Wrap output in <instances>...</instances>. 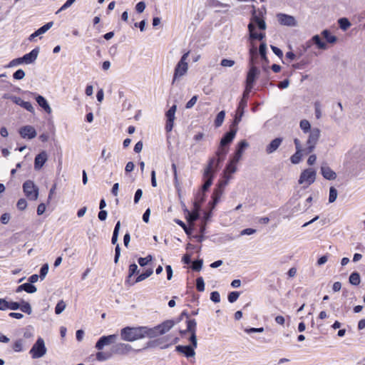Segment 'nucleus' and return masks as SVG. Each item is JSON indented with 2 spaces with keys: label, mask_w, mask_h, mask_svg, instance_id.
Instances as JSON below:
<instances>
[{
  "label": "nucleus",
  "mask_w": 365,
  "mask_h": 365,
  "mask_svg": "<svg viewBox=\"0 0 365 365\" xmlns=\"http://www.w3.org/2000/svg\"><path fill=\"white\" fill-rule=\"evenodd\" d=\"M190 54V51L185 53L180 60L178 61L174 69V74L172 83L174 84L176 81H179L183 77L188 71V63L187 58Z\"/></svg>",
  "instance_id": "nucleus-1"
},
{
  "label": "nucleus",
  "mask_w": 365,
  "mask_h": 365,
  "mask_svg": "<svg viewBox=\"0 0 365 365\" xmlns=\"http://www.w3.org/2000/svg\"><path fill=\"white\" fill-rule=\"evenodd\" d=\"M143 327H127L121 329V339L127 341H134L143 338Z\"/></svg>",
  "instance_id": "nucleus-2"
},
{
  "label": "nucleus",
  "mask_w": 365,
  "mask_h": 365,
  "mask_svg": "<svg viewBox=\"0 0 365 365\" xmlns=\"http://www.w3.org/2000/svg\"><path fill=\"white\" fill-rule=\"evenodd\" d=\"M47 348L44 339L38 337L29 351V354L33 359H40L46 354Z\"/></svg>",
  "instance_id": "nucleus-3"
},
{
  "label": "nucleus",
  "mask_w": 365,
  "mask_h": 365,
  "mask_svg": "<svg viewBox=\"0 0 365 365\" xmlns=\"http://www.w3.org/2000/svg\"><path fill=\"white\" fill-rule=\"evenodd\" d=\"M316 176L317 172L313 168L305 169L301 173L298 182L302 185L304 188H307L314 182Z\"/></svg>",
  "instance_id": "nucleus-4"
},
{
  "label": "nucleus",
  "mask_w": 365,
  "mask_h": 365,
  "mask_svg": "<svg viewBox=\"0 0 365 365\" xmlns=\"http://www.w3.org/2000/svg\"><path fill=\"white\" fill-rule=\"evenodd\" d=\"M250 91L245 90L242 98L239 103L238 107L236 110L235 118L233 120L234 125H238L242 120V118L244 115L245 110L247 105V98Z\"/></svg>",
  "instance_id": "nucleus-5"
},
{
  "label": "nucleus",
  "mask_w": 365,
  "mask_h": 365,
  "mask_svg": "<svg viewBox=\"0 0 365 365\" xmlns=\"http://www.w3.org/2000/svg\"><path fill=\"white\" fill-rule=\"evenodd\" d=\"M320 137V130L317 128H314L310 130V133L307 141V147L304 149V154H309L313 152L315 146Z\"/></svg>",
  "instance_id": "nucleus-6"
},
{
  "label": "nucleus",
  "mask_w": 365,
  "mask_h": 365,
  "mask_svg": "<svg viewBox=\"0 0 365 365\" xmlns=\"http://www.w3.org/2000/svg\"><path fill=\"white\" fill-rule=\"evenodd\" d=\"M23 190L26 196L31 200H36L38 197V188L31 180H27L23 184Z\"/></svg>",
  "instance_id": "nucleus-7"
},
{
  "label": "nucleus",
  "mask_w": 365,
  "mask_h": 365,
  "mask_svg": "<svg viewBox=\"0 0 365 365\" xmlns=\"http://www.w3.org/2000/svg\"><path fill=\"white\" fill-rule=\"evenodd\" d=\"M259 74V71L258 70V68L256 66L252 65L247 75L245 88L246 91H251L253 86V83Z\"/></svg>",
  "instance_id": "nucleus-8"
},
{
  "label": "nucleus",
  "mask_w": 365,
  "mask_h": 365,
  "mask_svg": "<svg viewBox=\"0 0 365 365\" xmlns=\"http://www.w3.org/2000/svg\"><path fill=\"white\" fill-rule=\"evenodd\" d=\"M277 19L279 24L282 26L289 27H294L297 26V21L293 16L279 13L277 14Z\"/></svg>",
  "instance_id": "nucleus-9"
},
{
  "label": "nucleus",
  "mask_w": 365,
  "mask_h": 365,
  "mask_svg": "<svg viewBox=\"0 0 365 365\" xmlns=\"http://www.w3.org/2000/svg\"><path fill=\"white\" fill-rule=\"evenodd\" d=\"M237 126L238 125H234V122H232V125H230V131L225 133V135L220 140L221 147H225L226 145L230 143L233 140L238 130Z\"/></svg>",
  "instance_id": "nucleus-10"
},
{
  "label": "nucleus",
  "mask_w": 365,
  "mask_h": 365,
  "mask_svg": "<svg viewBox=\"0 0 365 365\" xmlns=\"http://www.w3.org/2000/svg\"><path fill=\"white\" fill-rule=\"evenodd\" d=\"M177 110V106L173 105L170 108V109L166 112L165 116L167 118L165 130L167 132H170L173 128L174 120L175 118V114Z\"/></svg>",
  "instance_id": "nucleus-11"
},
{
  "label": "nucleus",
  "mask_w": 365,
  "mask_h": 365,
  "mask_svg": "<svg viewBox=\"0 0 365 365\" xmlns=\"http://www.w3.org/2000/svg\"><path fill=\"white\" fill-rule=\"evenodd\" d=\"M118 337L117 334H111L108 336H101L96 342L95 347L98 350H102L105 346L110 345L113 343Z\"/></svg>",
  "instance_id": "nucleus-12"
},
{
  "label": "nucleus",
  "mask_w": 365,
  "mask_h": 365,
  "mask_svg": "<svg viewBox=\"0 0 365 365\" xmlns=\"http://www.w3.org/2000/svg\"><path fill=\"white\" fill-rule=\"evenodd\" d=\"M220 163L219 159H216L215 158H211L209 160V163L206 168L204 170L203 177H211L213 178V174L215 173V168Z\"/></svg>",
  "instance_id": "nucleus-13"
},
{
  "label": "nucleus",
  "mask_w": 365,
  "mask_h": 365,
  "mask_svg": "<svg viewBox=\"0 0 365 365\" xmlns=\"http://www.w3.org/2000/svg\"><path fill=\"white\" fill-rule=\"evenodd\" d=\"M237 164L233 163L230 161V163L227 165L225 170L224 171V178L225 180L223 181V185L226 186L229 182V180L232 178V174H234L237 171Z\"/></svg>",
  "instance_id": "nucleus-14"
},
{
  "label": "nucleus",
  "mask_w": 365,
  "mask_h": 365,
  "mask_svg": "<svg viewBox=\"0 0 365 365\" xmlns=\"http://www.w3.org/2000/svg\"><path fill=\"white\" fill-rule=\"evenodd\" d=\"M48 160V154L45 150L41 151L38 153L34 160V169L36 170H39L43 166L45 163Z\"/></svg>",
  "instance_id": "nucleus-15"
},
{
  "label": "nucleus",
  "mask_w": 365,
  "mask_h": 365,
  "mask_svg": "<svg viewBox=\"0 0 365 365\" xmlns=\"http://www.w3.org/2000/svg\"><path fill=\"white\" fill-rule=\"evenodd\" d=\"M19 133L24 138L33 139L36 136V131L31 125H25L21 128Z\"/></svg>",
  "instance_id": "nucleus-16"
},
{
  "label": "nucleus",
  "mask_w": 365,
  "mask_h": 365,
  "mask_svg": "<svg viewBox=\"0 0 365 365\" xmlns=\"http://www.w3.org/2000/svg\"><path fill=\"white\" fill-rule=\"evenodd\" d=\"M283 139L282 138H276L272 140L266 147V153L269 155L275 152L281 145Z\"/></svg>",
  "instance_id": "nucleus-17"
},
{
  "label": "nucleus",
  "mask_w": 365,
  "mask_h": 365,
  "mask_svg": "<svg viewBox=\"0 0 365 365\" xmlns=\"http://www.w3.org/2000/svg\"><path fill=\"white\" fill-rule=\"evenodd\" d=\"M132 351V346L128 344L119 343L114 348L113 351L117 354H127Z\"/></svg>",
  "instance_id": "nucleus-18"
},
{
  "label": "nucleus",
  "mask_w": 365,
  "mask_h": 365,
  "mask_svg": "<svg viewBox=\"0 0 365 365\" xmlns=\"http://www.w3.org/2000/svg\"><path fill=\"white\" fill-rule=\"evenodd\" d=\"M38 53L39 49L36 48L33 49L30 53L25 54L23 57H21V59L26 64L32 63L36 60Z\"/></svg>",
  "instance_id": "nucleus-19"
},
{
  "label": "nucleus",
  "mask_w": 365,
  "mask_h": 365,
  "mask_svg": "<svg viewBox=\"0 0 365 365\" xmlns=\"http://www.w3.org/2000/svg\"><path fill=\"white\" fill-rule=\"evenodd\" d=\"M195 348L191 346L178 345L176 346V351L183 354L186 357H193L195 355Z\"/></svg>",
  "instance_id": "nucleus-20"
},
{
  "label": "nucleus",
  "mask_w": 365,
  "mask_h": 365,
  "mask_svg": "<svg viewBox=\"0 0 365 365\" xmlns=\"http://www.w3.org/2000/svg\"><path fill=\"white\" fill-rule=\"evenodd\" d=\"M175 325V322L173 320H167L162 324L157 326V329H158V333L160 335L164 334L166 332L169 331Z\"/></svg>",
  "instance_id": "nucleus-21"
},
{
  "label": "nucleus",
  "mask_w": 365,
  "mask_h": 365,
  "mask_svg": "<svg viewBox=\"0 0 365 365\" xmlns=\"http://www.w3.org/2000/svg\"><path fill=\"white\" fill-rule=\"evenodd\" d=\"M12 101L14 103L21 106L28 111L31 113H34V108L30 102L24 101L21 98L16 96L12 97Z\"/></svg>",
  "instance_id": "nucleus-22"
},
{
  "label": "nucleus",
  "mask_w": 365,
  "mask_h": 365,
  "mask_svg": "<svg viewBox=\"0 0 365 365\" xmlns=\"http://www.w3.org/2000/svg\"><path fill=\"white\" fill-rule=\"evenodd\" d=\"M36 100L38 106H41L47 113L50 114L52 112L51 108L44 97L42 96H38L36 98Z\"/></svg>",
  "instance_id": "nucleus-23"
},
{
  "label": "nucleus",
  "mask_w": 365,
  "mask_h": 365,
  "mask_svg": "<svg viewBox=\"0 0 365 365\" xmlns=\"http://www.w3.org/2000/svg\"><path fill=\"white\" fill-rule=\"evenodd\" d=\"M321 172L323 177L327 180H334L336 178V174L328 166H322Z\"/></svg>",
  "instance_id": "nucleus-24"
},
{
  "label": "nucleus",
  "mask_w": 365,
  "mask_h": 365,
  "mask_svg": "<svg viewBox=\"0 0 365 365\" xmlns=\"http://www.w3.org/2000/svg\"><path fill=\"white\" fill-rule=\"evenodd\" d=\"M143 338L146 336L149 338H154L160 335V334L158 333V329H157V326L153 328L143 327Z\"/></svg>",
  "instance_id": "nucleus-25"
},
{
  "label": "nucleus",
  "mask_w": 365,
  "mask_h": 365,
  "mask_svg": "<svg viewBox=\"0 0 365 365\" xmlns=\"http://www.w3.org/2000/svg\"><path fill=\"white\" fill-rule=\"evenodd\" d=\"M250 22H253L255 26L256 27V26H257L259 29H266L267 26L265 21L255 14L252 17Z\"/></svg>",
  "instance_id": "nucleus-26"
},
{
  "label": "nucleus",
  "mask_w": 365,
  "mask_h": 365,
  "mask_svg": "<svg viewBox=\"0 0 365 365\" xmlns=\"http://www.w3.org/2000/svg\"><path fill=\"white\" fill-rule=\"evenodd\" d=\"M250 22H253L255 26L256 27V26H257L259 29H266L267 26L265 21L255 14L252 17Z\"/></svg>",
  "instance_id": "nucleus-27"
},
{
  "label": "nucleus",
  "mask_w": 365,
  "mask_h": 365,
  "mask_svg": "<svg viewBox=\"0 0 365 365\" xmlns=\"http://www.w3.org/2000/svg\"><path fill=\"white\" fill-rule=\"evenodd\" d=\"M312 41L314 44L317 45V48L322 50L327 49V43L322 40L320 36L319 35H314L312 38Z\"/></svg>",
  "instance_id": "nucleus-28"
},
{
  "label": "nucleus",
  "mask_w": 365,
  "mask_h": 365,
  "mask_svg": "<svg viewBox=\"0 0 365 365\" xmlns=\"http://www.w3.org/2000/svg\"><path fill=\"white\" fill-rule=\"evenodd\" d=\"M223 187L225 186L223 185V182H222L220 184V187L214 191L212 197L214 205L217 204L219 202L223 192Z\"/></svg>",
  "instance_id": "nucleus-29"
},
{
  "label": "nucleus",
  "mask_w": 365,
  "mask_h": 365,
  "mask_svg": "<svg viewBox=\"0 0 365 365\" xmlns=\"http://www.w3.org/2000/svg\"><path fill=\"white\" fill-rule=\"evenodd\" d=\"M322 35L326 39L327 42L330 43H334L337 40L336 37L331 35L328 30H324L322 32Z\"/></svg>",
  "instance_id": "nucleus-30"
},
{
  "label": "nucleus",
  "mask_w": 365,
  "mask_h": 365,
  "mask_svg": "<svg viewBox=\"0 0 365 365\" xmlns=\"http://www.w3.org/2000/svg\"><path fill=\"white\" fill-rule=\"evenodd\" d=\"M187 329L184 331H182V334H185L186 332L195 333L196 331V322L195 319H190L187 322Z\"/></svg>",
  "instance_id": "nucleus-31"
},
{
  "label": "nucleus",
  "mask_w": 365,
  "mask_h": 365,
  "mask_svg": "<svg viewBox=\"0 0 365 365\" xmlns=\"http://www.w3.org/2000/svg\"><path fill=\"white\" fill-rule=\"evenodd\" d=\"M349 280L351 284L359 285L361 282L359 274L356 272L351 273L349 276Z\"/></svg>",
  "instance_id": "nucleus-32"
},
{
  "label": "nucleus",
  "mask_w": 365,
  "mask_h": 365,
  "mask_svg": "<svg viewBox=\"0 0 365 365\" xmlns=\"http://www.w3.org/2000/svg\"><path fill=\"white\" fill-rule=\"evenodd\" d=\"M225 112L224 110H222L218 113L217 115V117L215 120V125L218 128L220 127L225 120Z\"/></svg>",
  "instance_id": "nucleus-33"
},
{
  "label": "nucleus",
  "mask_w": 365,
  "mask_h": 365,
  "mask_svg": "<svg viewBox=\"0 0 365 365\" xmlns=\"http://www.w3.org/2000/svg\"><path fill=\"white\" fill-rule=\"evenodd\" d=\"M24 341L22 339H17L13 344V349L16 352H21L24 350Z\"/></svg>",
  "instance_id": "nucleus-34"
},
{
  "label": "nucleus",
  "mask_w": 365,
  "mask_h": 365,
  "mask_svg": "<svg viewBox=\"0 0 365 365\" xmlns=\"http://www.w3.org/2000/svg\"><path fill=\"white\" fill-rule=\"evenodd\" d=\"M303 154H304V151L296 150V153L294 155H292L290 158V160H291L292 163L295 164V165L299 163Z\"/></svg>",
  "instance_id": "nucleus-35"
},
{
  "label": "nucleus",
  "mask_w": 365,
  "mask_h": 365,
  "mask_svg": "<svg viewBox=\"0 0 365 365\" xmlns=\"http://www.w3.org/2000/svg\"><path fill=\"white\" fill-rule=\"evenodd\" d=\"M153 271V269L150 268L148 269L145 272L140 274L135 279V282H140L141 281H143L144 279H147L150 276L152 275Z\"/></svg>",
  "instance_id": "nucleus-36"
},
{
  "label": "nucleus",
  "mask_w": 365,
  "mask_h": 365,
  "mask_svg": "<svg viewBox=\"0 0 365 365\" xmlns=\"http://www.w3.org/2000/svg\"><path fill=\"white\" fill-rule=\"evenodd\" d=\"M19 309L24 313L28 314H31L32 312V309L30 304L27 302L22 301L20 304Z\"/></svg>",
  "instance_id": "nucleus-37"
},
{
  "label": "nucleus",
  "mask_w": 365,
  "mask_h": 365,
  "mask_svg": "<svg viewBox=\"0 0 365 365\" xmlns=\"http://www.w3.org/2000/svg\"><path fill=\"white\" fill-rule=\"evenodd\" d=\"M339 27L343 30L346 31L351 26V23L346 18H341L338 20Z\"/></svg>",
  "instance_id": "nucleus-38"
},
{
  "label": "nucleus",
  "mask_w": 365,
  "mask_h": 365,
  "mask_svg": "<svg viewBox=\"0 0 365 365\" xmlns=\"http://www.w3.org/2000/svg\"><path fill=\"white\" fill-rule=\"evenodd\" d=\"M120 228V221H118L116 225H115V228H114V230H113V237H112V239H111V242L113 245L117 243L118 237V232H119Z\"/></svg>",
  "instance_id": "nucleus-39"
},
{
  "label": "nucleus",
  "mask_w": 365,
  "mask_h": 365,
  "mask_svg": "<svg viewBox=\"0 0 365 365\" xmlns=\"http://www.w3.org/2000/svg\"><path fill=\"white\" fill-rule=\"evenodd\" d=\"M248 146L249 144L245 140H241L237 145L236 153H240V155H242L245 149H246Z\"/></svg>",
  "instance_id": "nucleus-40"
},
{
  "label": "nucleus",
  "mask_w": 365,
  "mask_h": 365,
  "mask_svg": "<svg viewBox=\"0 0 365 365\" xmlns=\"http://www.w3.org/2000/svg\"><path fill=\"white\" fill-rule=\"evenodd\" d=\"M248 30L250 32V38L252 39H257V36H258L259 34L255 31V26L253 24V22H250L249 24Z\"/></svg>",
  "instance_id": "nucleus-41"
},
{
  "label": "nucleus",
  "mask_w": 365,
  "mask_h": 365,
  "mask_svg": "<svg viewBox=\"0 0 365 365\" xmlns=\"http://www.w3.org/2000/svg\"><path fill=\"white\" fill-rule=\"evenodd\" d=\"M337 190L335 187H331L329 189V202L330 203L334 202L337 198Z\"/></svg>",
  "instance_id": "nucleus-42"
},
{
  "label": "nucleus",
  "mask_w": 365,
  "mask_h": 365,
  "mask_svg": "<svg viewBox=\"0 0 365 365\" xmlns=\"http://www.w3.org/2000/svg\"><path fill=\"white\" fill-rule=\"evenodd\" d=\"M66 303L63 300L59 301L55 307V313L56 314H61L66 309Z\"/></svg>",
  "instance_id": "nucleus-43"
},
{
  "label": "nucleus",
  "mask_w": 365,
  "mask_h": 365,
  "mask_svg": "<svg viewBox=\"0 0 365 365\" xmlns=\"http://www.w3.org/2000/svg\"><path fill=\"white\" fill-rule=\"evenodd\" d=\"M300 128L304 132L307 133L311 130V125L307 120H302L300 121Z\"/></svg>",
  "instance_id": "nucleus-44"
},
{
  "label": "nucleus",
  "mask_w": 365,
  "mask_h": 365,
  "mask_svg": "<svg viewBox=\"0 0 365 365\" xmlns=\"http://www.w3.org/2000/svg\"><path fill=\"white\" fill-rule=\"evenodd\" d=\"M53 25V21L48 22L41 28L38 29V33L41 35L45 34L47 31H48Z\"/></svg>",
  "instance_id": "nucleus-45"
},
{
  "label": "nucleus",
  "mask_w": 365,
  "mask_h": 365,
  "mask_svg": "<svg viewBox=\"0 0 365 365\" xmlns=\"http://www.w3.org/2000/svg\"><path fill=\"white\" fill-rule=\"evenodd\" d=\"M172 169H173V175H174V184H175V187L177 189H179V188H180V183H179L178 178L177 167H176V165H175V163H173V164H172Z\"/></svg>",
  "instance_id": "nucleus-46"
},
{
  "label": "nucleus",
  "mask_w": 365,
  "mask_h": 365,
  "mask_svg": "<svg viewBox=\"0 0 365 365\" xmlns=\"http://www.w3.org/2000/svg\"><path fill=\"white\" fill-rule=\"evenodd\" d=\"M168 340V337L166 336V337L158 339V340L153 341V343L156 346H160L161 349H166L169 346V344H163V341H167Z\"/></svg>",
  "instance_id": "nucleus-47"
},
{
  "label": "nucleus",
  "mask_w": 365,
  "mask_h": 365,
  "mask_svg": "<svg viewBox=\"0 0 365 365\" xmlns=\"http://www.w3.org/2000/svg\"><path fill=\"white\" fill-rule=\"evenodd\" d=\"M152 259L153 257L151 255H148L145 257H140L138 259V263L141 267H144L147 265L150 262H151Z\"/></svg>",
  "instance_id": "nucleus-48"
},
{
  "label": "nucleus",
  "mask_w": 365,
  "mask_h": 365,
  "mask_svg": "<svg viewBox=\"0 0 365 365\" xmlns=\"http://www.w3.org/2000/svg\"><path fill=\"white\" fill-rule=\"evenodd\" d=\"M196 288L199 292L205 290V283L202 277H200L196 279Z\"/></svg>",
  "instance_id": "nucleus-49"
},
{
  "label": "nucleus",
  "mask_w": 365,
  "mask_h": 365,
  "mask_svg": "<svg viewBox=\"0 0 365 365\" xmlns=\"http://www.w3.org/2000/svg\"><path fill=\"white\" fill-rule=\"evenodd\" d=\"M24 291L27 293L33 294L37 291V289L34 285L30 283H24Z\"/></svg>",
  "instance_id": "nucleus-50"
},
{
  "label": "nucleus",
  "mask_w": 365,
  "mask_h": 365,
  "mask_svg": "<svg viewBox=\"0 0 365 365\" xmlns=\"http://www.w3.org/2000/svg\"><path fill=\"white\" fill-rule=\"evenodd\" d=\"M315 116L317 119L322 117L321 103L319 101L314 103Z\"/></svg>",
  "instance_id": "nucleus-51"
},
{
  "label": "nucleus",
  "mask_w": 365,
  "mask_h": 365,
  "mask_svg": "<svg viewBox=\"0 0 365 365\" xmlns=\"http://www.w3.org/2000/svg\"><path fill=\"white\" fill-rule=\"evenodd\" d=\"M235 62L233 60L227 59V58H223L222 59L220 62V65L222 67H232L235 65Z\"/></svg>",
  "instance_id": "nucleus-52"
},
{
  "label": "nucleus",
  "mask_w": 365,
  "mask_h": 365,
  "mask_svg": "<svg viewBox=\"0 0 365 365\" xmlns=\"http://www.w3.org/2000/svg\"><path fill=\"white\" fill-rule=\"evenodd\" d=\"M267 45L265 43H262L259 48V52L262 59L267 60L266 56Z\"/></svg>",
  "instance_id": "nucleus-53"
},
{
  "label": "nucleus",
  "mask_w": 365,
  "mask_h": 365,
  "mask_svg": "<svg viewBox=\"0 0 365 365\" xmlns=\"http://www.w3.org/2000/svg\"><path fill=\"white\" fill-rule=\"evenodd\" d=\"M110 356V354H106L104 352H102V351H98L97 354H96V359L99 361H106L108 359H109Z\"/></svg>",
  "instance_id": "nucleus-54"
},
{
  "label": "nucleus",
  "mask_w": 365,
  "mask_h": 365,
  "mask_svg": "<svg viewBox=\"0 0 365 365\" xmlns=\"http://www.w3.org/2000/svg\"><path fill=\"white\" fill-rule=\"evenodd\" d=\"M76 0H67L66 3L56 12V14L69 8Z\"/></svg>",
  "instance_id": "nucleus-55"
},
{
  "label": "nucleus",
  "mask_w": 365,
  "mask_h": 365,
  "mask_svg": "<svg viewBox=\"0 0 365 365\" xmlns=\"http://www.w3.org/2000/svg\"><path fill=\"white\" fill-rule=\"evenodd\" d=\"M240 293L238 292H232L228 294V301L233 303L238 299Z\"/></svg>",
  "instance_id": "nucleus-56"
},
{
  "label": "nucleus",
  "mask_w": 365,
  "mask_h": 365,
  "mask_svg": "<svg viewBox=\"0 0 365 365\" xmlns=\"http://www.w3.org/2000/svg\"><path fill=\"white\" fill-rule=\"evenodd\" d=\"M48 264H45L41 268L40 275H39L40 278L41 279H43L45 278V277L46 276V274H48Z\"/></svg>",
  "instance_id": "nucleus-57"
},
{
  "label": "nucleus",
  "mask_w": 365,
  "mask_h": 365,
  "mask_svg": "<svg viewBox=\"0 0 365 365\" xmlns=\"http://www.w3.org/2000/svg\"><path fill=\"white\" fill-rule=\"evenodd\" d=\"M227 153V150L225 149L224 147H221V145H220V148H218L216 154L218 156V158L220 160V161L221 160V158H224L226 154Z\"/></svg>",
  "instance_id": "nucleus-58"
},
{
  "label": "nucleus",
  "mask_w": 365,
  "mask_h": 365,
  "mask_svg": "<svg viewBox=\"0 0 365 365\" xmlns=\"http://www.w3.org/2000/svg\"><path fill=\"white\" fill-rule=\"evenodd\" d=\"M13 77L16 80H21L25 77V72L22 69H19L14 73Z\"/></svg>",
  "instance_id": "nucleus-59"
},
{
  "label": "nucleus",
  "mask_w": 365,
  "mask_h": 365,
  "mask_svg": "<svg viewBox=\"0 0 365 365\" xmlns=\"http://www.w3.org/2000/svg\"><path fill=\"white\" fill-rule=\"evenodd\" d=\"M202 267V260H195L192 262V268L195 271H200Z\"/></svg>",
  "instance_id": "nucleus-60"
},
{
  "label": "nucleus",
  "mask_w": 365,
  "mask_h": 365,
  "mask_svg": "<svg viewBox=\"0 0 365 365\" xmlns=\"http://www.w3.org/2000/svg\"><path fill=\"white\" fill-rule=\"evenodd\" d=\"M204 178L205 179V181L204 185H202V190H203L204 191H205V190H207L210 187V185H212L213 178H211V177H204Z\"/></svg>",
  "instance_id": "nucleus-61"
},
{
  "label": "nucleus",
  "mask_w": 365,
  "mask_h": 365,
  "mask_svg": "<svg viewBox=\"0 0 365 365\" xmlns=\"http://www.w3.org/2000/svg\"><path fill=\"white\" fill-rule=\"evenodd\" d=\"M16 206L19 210H24L27 207V202L25 199L21 198L17 202Z\"/></svg>",
  "instance_id": "nucleus-62"
},
{
  "label": "nucleus",
  "mask_w": 365,
  "mask_h": 365,
  "mask_svg": "<svg viewBox=\"0 0 365 365\" xmlns=\"http://www.w3.org/2000/svg\"><path fill=\"white\" fill-rule=\"evenodd\" d=\"M210 299L215 303L220 302V295L219 292L217 291L212 292L210 294Z\"/></svg>",
  "instance_id": "nucleus-63"
},
{
  "label": "nucleus",
  "mask_w": 365,
  "mask_h": 365,
  "mask_svg": "<svg viewBox=\"0 0 365 365\" xmlns=\"http://www.w3.org/2000/svg\"><path fill=\"white\" fill-rule=\"evenodd\" d=\"M197 101V96H194L192 98L186 103L185 108L187 109L192 108Z\"/></svg>",
  "instance_id": "nucleus-64"
}]
</instances>
